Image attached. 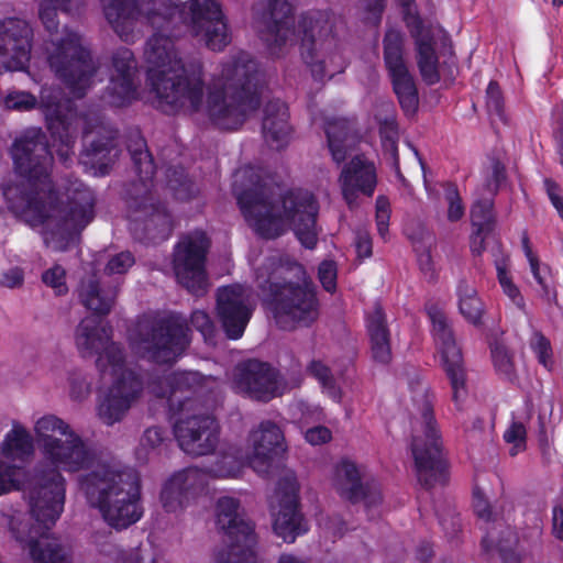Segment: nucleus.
<instances>
[{"mask_svg":"<svg viewBox=\"0 0 563 563\" xmlns=\"http://www.w3.org/2000/svg\"><path fill=\"white\" fill-rule=\"evenodd\" d=\"M103 15L118 36L134 41L150 26L156 32L144 52L147 77L162 110L201 112L221 129L240 126L257 107L249 84L255 69L244 53L231 58L212 75L205 89L199 60L184 62L174 41L164 32L181 19H188L192 33L212 51L230 42L227 23L216 0H190L177 5L173 0H100Z\"/></svg>","mask_w":563,"mask_h":563,"instance_id":"obj_1","label":"nucleus"},{"mask_svg":"<svg viewBox=\"0 0 563 563\" xmlns=\"http://www.w3.org/2000/svg\"><path fill=\"white\" fill-rule=\"evenodd\" d=\"M34 437L14 421L0 441V460L16 470L14 463L27 462L34 455V441L42 461L35 470L32 514L46 527L56 523L65 503V479L60 471L76 473L92 468L81 481L87 500L114 528H128L143 516L140 481L132 470L97 461L95 450L64 419L44 415L33 424ZM16 482V479L14 478Z\"/></svg>","mask_w":563,"mask_h":563,"instance_id":"obj_2","label":"nucleus"},{"mask_svg":"<svg viewBox=\"0 0 563 563\" xmlns=\"http://www.w3.org/2000/svg\"><path fill=\"white\" fill-rule=\"evenodd\" d=\"M15 172L21 179L3 186V197L18 217L32 228L42 227L45 245L63 252L74 233L93 217V194L79 180H69L65 192L53 191L49 177L53 157L40 131H30L12 147Z\"/></svg>","mask_w":563,"mask_h":563,"instance_id":"obj_3","label":"nucleus"},{"mask_svg":"<svg viewBox=\"0 0 563 563\" xmlns=\"http://www.w3.org/2000/svg\"><path fill=\"white\" fill-rule=\"evenodd\" d=\"M110 338V328L96 317L81 320L75 334L81 355L98 354L96 366L109 385L98 406V417L108 426L121 421L143 390V383L128 366L122 347Z\"/></svg>","mask_w":563,"mask_h":563,"instance_id":"obj_4","label":"nucleus"},{"mask_svg":"<svg viewBox=\"0 0 563 563\" xmlns=\"http://www.w3.org/2000/svg\"><path fill=\"white\" fill-rule=\"evenodd\" d=\"M82 5V0H41L40 19L49 33L45 43L46 63L75 97H82L102 80L99 59L92 57L81 37L68 29L57 31V9L71 12Z\"/></svg>","mask_w":563,"mask_h":563,"instance_id":"obj_5","label":"nucleus"},{"mask_svg":"<svg viewBox=\"0 0 563 563\" xmlns=\"http://www.w3.org/2000/svg\"><path fill=\"white\" fill-rule=\"evenodd\" d=\"M131 350L156 363L176 361L190 343L188 328L179 317L144 318L130 331Z\"/></svg>","mask_w":563,"mask_h":563,"instance_id":"obj_6","label":"nucleus"},{"mask_svg":"<svg viewBox=\"0 0 563 563\" xmlns=\"http://www.w3.org/2000/svg\"><path fill=\"white\" fill-rule=\"evenodd\" d=\"M421 434L411 438V453L419 484L426 489L449 482V463L443 454L442 434L434 417L433 402L426 394L420 408Z\"/></svg>","mask_w":563,"mask_h":563,"instance_id":"obj_7","label":"nucleus"},{"mask_svg":"<svg viewBox=\"0 0 563 563\" xmlns=\"http://www.w3.org/2000/svg\"><path fill=\"white\" fill-rule=\"evenodd\" d=\"M287 272H292L297 282L284 277V330L288 322L294 328H310L320 314L316 285L302 264L284 256V273Z\"/></svg>","mask_w":563,"mask_h":563,"instance_id":"obj_8","label":"nucleus"},{"mask_svg":"<svg viewBox=\"0 0 563 563\" xmlns=\"http://www.w3.org/2000/svg\"><path fill=\"white\" fill-rule=\"evenodd\" d=\"M320 203L316 195L303 188L284 191V231H290L300 246L314 251L322 232L318 224Z\"/></svg>","mask_w":563,"mask_h":563,"instance_id":"obj_9","label":"nucleus"},{"mask_svg":"<svg viewBox=\"0 0 563 563\" xmlns=\"http://www.w3.org/2000/svg\"><path fill=\"white\" fill-rule=\"evenodd\" d=\"M432 323V334L441 356L444 372L452 388V400L460 408L466 396V372L461 347L457 345L453 330L443 310L437 303L426 306Z\"/></svg>","mask_w":563,"mask_h":563,"instance_id":"obj_10","label":"nucleus"},{"mask_svg":"<svg viewBox=\"0 0 563 563\" xmlns=\"http://www.w3.org/2000/svg\"><path fill=\"white\" fill-rule=\"evenodd\" d=\"M383 58L393 90L406 115L418 110L419 95L416 81L405 60V35L401 31L389 29L383 38Z\"/></svg>","mask_w":563,"mask_h":563,"instance_id":"obj_11","label":"nucleus"},{"mask_svg":"<svg viewBox=\"0 0 563 563\" xmlns=\"http://www.w3.org/2000/svg\"><path fill=\"white\" fill-rule=\"evenodd\" d=\"M209 241L201 231L181 236L174 249L173 268L177 280L190 292L201 295L208 287L205 269Z\"/></svg>","mask_w":563,"mask_h":563,"instance_id":"obj_12","label":"nucleus"},{"mask_svg":"<svg viewBox=\"0 0 563 563\" xmlns=\"http://www.w3.org/2000/svg\"><path fill=\"white\" fill-rule=\"evenodd\" d=\"M32 36V27L24 20L11 18L0 21V73L24 70L35 82L42 80L36 73V60L26 67L31 59Z\"/></svg>","mask_w":563,"mask_h":563,"instance_id":"obj_13","label":"nucleus"},{"mask_svg":"<svg viewBox=\"0 0 563 563\" xmlns=\"http://www.w3.org/2000/svg\"><path fill=\"white\" fill-rule=\"evenodd\" d=\"M198 404L186 400L175 424V437L180 448L191 455L212 452L218 442V424L209 413H201Z\"/></svg>","mask_w":563,"mask_h":563,"instance_id":"obj_14","label":"nucleus"},{"mask_svg":"<svg viewBox=\"0 0 563 563\" xmlns=\"http://www.w3.org/2000/svg\"><path fill=\"white\" fill-rule=\"evenodd\" d=\"M280 188L266 186L238 196L240 208L251 227L263 236L278 235L280 223Z\"/></svg>","mask_w":563,"mask_h":563,"instance_id":"obj_15","label":"nucleus"},{"mask_svg":"<svg viewBox=\"0 0 563 563\" xmlns=\"http://www.w3.org/2000/svg\"><path fill=\"white\" fill-rule=\"evenodd\" d=\"M332 32L333 25L328 11L309 10L298 20L296 35L300 42V55L316 80H322L325 75L324 62L317 57V44Z\"/></svg>","mask_w":563,"mask_h":563,"instance_id":"obj_16","label":"nucleus"},{"mask_svg":"<svg viewBox=\"0 0 563 563\" xmlns=\"http://www.w3.org/2000/svg\"><path fill=\"white\" fill-rule=\"evenodd\" d=\"M334 487L339 496L355 505L363 503L366 508L382 503V490L377 481L363 479L357 465L342 459L334 470Z\"/></svg>","mask_w":563,"mask_h":563,"instance_id":"obj_17","label":"nucleus"},{"mask_svg":"<svg viewBox=\"0 0 563 563\" xmlns=\"http://www.w3.org/2000/svg\"><path fill=\"white\" fill-rule=\"evenodd\" d=\"M217 310L230 339H240L251 319L250 291L241 285L223 287L218 292Z\"/></svg>","mask_w":563,"mask_h":563,"instance_id":"obj_18","label":"nucleus"},{"mask_svg":"<svg viewBox=\"0 0 563 563\" xmlns=\"http://www.w3.org/2000/svg\"><path fill=\"white\" fill-rule=\"evenodd\" d=\"M60 92L53 88L43 87L40 95V107L46 118L48 129L54 136L65 143V151L59 150V156L66 161L70 153V137L82 119L77 117L68 101H62Z\"/></svg>","mask_w":563,"mask_h":563,"instance_id":"obj_19","label":"nucleus"},{"mask_svg":"<svg viewBox=\"0 0 563 563\" xmlns=\"http://www.w3.org/2000/svg\"><path fill=\"white\" fill-rule=\"evenodd\" d=\"M341 194L350 210L358 208V197L372 198L377 186V173L373 162L364 155H355L339 176Z\"/></svg>","mask_w":563,"mask_h":563,"instance_id":"obj_20","label":"nucleus"},{"mask_svg":"<svg viewBox=\"0 0 563 563\" xmlns=\"http://www.w3.org/2000/svg\"><path fill=\"white\" fill-rule=\"evenodd\" d=\"M135 69L136 64L130 49L122 48L113 55L110 82L102 97L104 102L112 107H124L137 98Z\"/></svg>","mask_w":563,"mask_h":563,"instance_id":"obj_21","label":"nucleus"},{"mask_svg":"<svg viewBox=\"0 0 563 563\" xmlns=\"http://www.w3.org/2000/svg\"><path fill=\"white\" fill-rule=\"evenodd\" d=\"M234 386L253 399L268 401L276 396L277 374L266 363L249 361L236 368Z\"/></svg>","mask_w":563,"mask_h":563,"instance_id":"obj_22","label":"nucleus"},{"mask_svg":"<svg viewBox=\"0 0 563 563\" xmlns=\"http://www.w3.org/2000/svg\"><path fill=\"white\" fill-rule=\"evenodd\" d=\"M282 443V431L277 424L272 422L262 423L250 435L252 451L249 455V463L260 475L271 474L277 465L279 446Z\"/></svg>","mask_w":563,"mask_h":563,"instance_id":"obj_23","label":"nucleus"},{"mask_svg":"<svg viewBox=\"0 0 563 563\" xmlns=\"http://www.w3.org/2000/svg\"><path fill=\"white\" fill-rule=\"evenodd\" d=\"M15 540L29 550L33 563H73L70 551L49 533L40 530H13Z\"/></svg>","mask_w":563,"mask_h":563,"instance_id":"obj_24","label":"nucleus"},{"mask_svg":"<svg viewBox=\"0 0 563 563\" xmlns=\"http://www.w3.org/2000/svg\"><path fill=\"white\" fill-rule=\"evenodd\" d=\"M364 321L373 362L388 365L393 358L391 334L380 302H375L373 309L365 313Z\"/></svg>","mask_w":563,"mask_h":563,"instance_id":"obj_25","label":"nucleus"},{"mask_svg":"<svg viewBox=\"0 0 563 563\" xmlns=\"http://www.w3.org/2000/svg\"><path fill=\"white\" fill-rule=\"evenodd\" d=\"M257 536L254 530H224L222 545L213 554V563H260Z\"/></svg>","mask_w":563,"mask_h":563,"instance_id":"obj_26","label":"nucleus"},{"mask_svg":"<svg viewBox=\"0 0 563 563\" xmlns=\"http://www.w3.org/2000/svg\"><path fill=\"white\" fill-rule=\"evenodd\" d=\"M205 475L197 468H187L175 473L164 485L161 500L168 512L184 508L190 496L203 486Z\"/></svg>","mask_w":563,"mask_h":563,"instance_id":"obj_27","label":"nucleus"},{"mask_svg":"<svg viewBox=\"0 0 563 563\" xmlns=\"http://www.w3.org/2000/svg\"><path fill=\"white\" fill-rule=\"evenodd\" d=\"M422 26L421 19L416 15L412 36L417 51V65L422 80L428 86H433L441 79L438 68L439 58L434 49L432 37L430 35H421Z\"/></svg>","mask_w":563,"mask_h":563,"instance_id":"obj_28","label":"nucleus"},{"mask_svg":"<svg viewBox=\"0 0 563 563\" xmlns=\"http://www.w3.org/2000/svg\"><path fill=\"white\" fill-rule=\"evenodd\" d=\"M282 0H262L254 7V25L267 44L279 42Z\"/></svg>","mask_w":563,"mask_h":563,"instance_id":"obj_29","label":"nucleus"},{"mask_svg":"<svg viewBox=\"0 0 563 563\" xmlns=\"http://www.w3.org/2000/svg\"><path fill=\"white\" fill-rule=\"evenodd\" d=\"M483 552L489 556L497 554L503 563H520L518 536L515 530H488L482 540Z\"/></svg>","mask_w":563,"mask_h":563,"instance_id":"obj_30","label":"nucleus"},{"mask_svg":"<svg viewBox=\"0 0 563 563\" xmlns=\"http://www.w3.org/2000/svg\"><path fill=\"white\" fill-rule=\"evenodd\" d=\"M132 230L143 225L152 236L167 238L172 231V219L165 209L154 205H143L131 213Z\"/></svg>","mask_w":563,"mask_h":563,"instance_id":"obj_31","label":"nucleus"},{"mask_svg":"<svg viewBox=\"0 0 563 563\" xmlns=\"http://www.w3.org/2000/svg\"><path fill=\"white\" fill-rule=\"evenodd\" d=\"M79 297L84 306L89 310L106 314L110 312L114 303L115 289L104 288L100 279L91 277L87 280H82Z\"/></svg>","mask_w":563,"mask_h":563,"instance_id":"obj_32","label":"nucleus"},{"mask_svg":"<svg viewBox=\"0 0 563 563\" xmlns=\"http://www.w3.org/2000/svg\"><path fill=\"white\" fill-rule=\"evenodd\" d=\"M282 272L278 262L271 263L260 269L257 275L263 303L274 314L278 313L280 302Z\"/></svg>","mask_w":563,"mask_h":563,"instance_id":"obj_33","label":"nucleus"},{"mask_svg":"<svg viewBox=\"0 0 563 563\" xmlns=\"http://www.w3.org/2000/svg\"><path fill=\"white\" fill-rule=\"evenodd\" d=\"M299 489L295 473L284 468V528H302Z\"/></svg>","mask_w":563,"mask_h":563,"instance_id":"obj_34","label":"nucleus"},{"mask_svg":"<svg viewBox=\"0 0 563 563\" xmlns=\"http://www.w3.org/2000/svg\"><path fill=\"white\" fill-rule=\"evenodd\" d=\"M327 144L334 163L342 164L347 157L346 140L350 134V123L343 118L327 120L324 126Z\"/></svg>","mask_w":563,"mask_h":563,"instance_id":"obj_35","label":"nucleus"},{"mask_svg":"<svg viewBox=\"0 0 563 563\" xmlns=\"http://www.w3.org/2000/svg\"><path fill=\"white\" fill-rule=\"evenodd\" d=\"M459 297V310L464 319L474 327L483 324L484 303L477 295V290L466 280L459 282L456 287Z\"/></svg>","mask_w":563,"mask_h":563,"instance_id":"obj_36","label":"nucleus"},{"mask_svg":"<svg viewBox=\"0 0 563 563\" xmlns=\"http://www.w3.org/2000/svg\"><path fill=\"white\" fill-rule=\"evenodd\" d=\"M202 376L197 372L174 373L163 380L153 382L148 385L152 394L157 397H165L177 390L196 389L202 383Z\"/></svg>","mask_w":563,"mask_h":563,"instance_id":"obj_37","label":"nucleus"},{"mask_svg":"<svg viewBox=\"0 0 563 563\" xmlns=\"http://www.w3.org/2000/svg\"><path fill=\"white\" fill-rule=\"evenodd\" d=\"M216 523L218 528H241L245 525L243 510L238 500L222 497L216 506Z\"/></svg>","mask_w":563,"mask_h":563,"instance_id":"obj_38","label":"nucleus"},{"mask_svg":"<svg viewBox=\"0 0 563 563\" xmlns=\"http://www.w3.org/2000/svg\"><path fill=\"white\" fill-rule=\"evenodd\" d=\"M307 372L311 377L318 380L323 391L330 398L336 402L341 401V389L336 385L331 368L328 365L320 360H312L307 366Z\"/></svg>","mask_w":563,"mask_h":563,"instance_id":"obj_39","label":"nucleus"},{"mask_svg":"<svg viewBox=\"0 0 563 563\" xmlns=\"http://www.w3.org/2000/svg\"><path fill=\"white\" fill-rule=\"evenodd\" d=\"M378 131L382 145L390 151L397 174L400 175L399 155H398V123L395 114L386 115L378 121Z\"/></svg>","mask_w":563,"mask_h":563,"instance_id":"obj_40","label":"nucleus"},{"mask_svg":"<svg viewBox=\"0 0 563 563\" xmlns=\"http://www.w3.org/2000/svg\"><path fill=\"white\" fill-rule=\"evenodd\" d=\"M263 134L272 148L279 150L282 147L278 101L267 104L264 110Z\"/></svg>","mask_w":563,"mask_h":563,"instance_id":"obj_41","label":"nucleus"},{"mask_svg":"<svg viewBox=\"0 0 563 563\" xmlns=\"http://www.w3.org/2000/svg\"><path fill=\"white\" fill-rule=\"evenodd\" d=\"M471 220L474 229L493 231L496 224L494 199L484 198L474 202L471 208Z\"/></svg>","mask_w":563,"mask_h":563,"instance_id":"obj_42","label":"nucleus"},{"mask_svg":"<svg viewBox=\"0 0 563 563\" xmlns=\"http://www.w3.org/2000/svg\"><path fill=\"white\" fill-rule=\"evenodd\" d=\"M489 349L496 373L507 380H512L515 377V364L512 354L507 346L499 341H494L489 344Z\"/></svg>","mask_w":563,"mask_h":563,"instance_id":"obj_43","label":"nucleus"},{"mask_svg":"<svg viewBox=\"0 0 563 563\" xmlns=\"http://www.w3.org/2000/svg\"><path fill=\"white\" fill-rule=\"evenodd\" d=\"M497 279L504 294L516 305L519 309H523L526 303L517 285L512 282L511 275L508 272L506 261L496 262Z\"/></svg>","mask_w":563,"mask_h":563,"instance_id":"obj_44","label":"nucleus"},{"mask_svg":"<svg viewBox=\"0 0 563 563\" xmlns=\"http://www.w3.org/2000/svg\"><path fill=\"white\" fill-rule=\"evenodd\" d=\"M43 284L51 288L56 296H64L68 292L67 272L59 265L55 264L42 273Z\"/></svg>","mask_w":563,"mask_h":563,"instance_id":"obj_45","label":"nucleus"},{"mask_svg":"<svg viewBox=\"0 0 563 563\" xmlns=\"http://www.w3.org/2000/svg\"><path fill=\"white\" fill-rule=\"evenodd\" d=\"M530 347L537 355L540 364L545 368L552 365V346L550 340L540 331H536L530 340Z\"/></svg>","mask_w":563,"mask_h":563,"instance_id":"obj_46","label":"nucleus"},{"mask_svg":"<svg viewBox=\"0 0 563 563\" xmlns=\"http://www.w3.org/2000/svg\"><path fill=\"white\" fill-rule=\"evenodd\" d=\"M444 191L445 200L449 203L448 219L451 222H456L463 218L465 212L457 186L454 183L449 181L444 185Z\"/></svg>","mask_w":563,"mask_h":563,"instance_id":"obj_47","label":"nucleus"},{"mask_svg":"<svg viewBox=\"0 0 563 563\" xmlns=\"http://www.w3.org/2000/svg\"><path fill=\"white\" fill-rule=\"evenodd\" d=\"M318 279L322 288L334 294L338 288V265L333 260H323L318 266Z\"/></svg>","mask_w":563,"mask_h":563,"instance_id":"obj_48","label":"nucleus"},{"mask_svg":"<svg viewBox=\"0 0 563 563\" xmlns=\"http://www.w3.org/2000/svg\"><path fill=\"white\" fill-rule=\"evenodd\" d=\"M486 107L489 113H494L500 120L505 119L504 95L496 80H490L486 88Z\"/></svg>","mask_w":563,"mask_h":563,"instance_id":"obj_49","label":"nucleus"},{"mask_svg":"<svg viewBox=\"0 0 563 563\" xmlns=\"http://www.w3.org/2000/svg\"><path fill=\"white\" fill-rule=\"evenodd\" d=\"M390 213L389 199L384 195H379L375 202V220L378 234L383 239H386L388 234Z\"/></svg>","mask_w":563,"mask_h":563,"instance_id":"obj_50","label":"nucleus"},{"mask_svg":"<svg viewBox=\"0 0 563 563\" xmlns=\"http://www.w3.org/2000/svg\"><path fill=\"white\" fill-rule=\"evenodd\" d=\"M190 322L192 327L201 333L206 343L213 344L216 327L206 311L195 310L191 314Z\"/></svg>","mask_w":563,"mask_h":563,"instance_id":"obj_51","label":"nucleus"},{"mask_svg":"<svg viewBox=\"0 0 563 563\" xmlns=\"http://www.w3.org/2000/svg\"><path fill=\"white\" fill-rule=\"evenodd\" d=\"M135 148L132 151V158L134 163L137 165L139 172L141 175H144L145 178L153 176L154 174V165L151 158V155L145 150L144 141L139 137L134 142Z\"/></svg>","mask_w":563,"mask_h":563,"instance_id":"obj_52","label":"nucleus"},{"mask_svg":"<svg viewBox=\"0 0 563 563\" xmlns=\"http://www.w3.org/2000/svg\"><path fill=\"white\" fill-rule=\"evenodd\" d=\"M4 104L8 109L27 111L36 107L37 100L30 92L13 90L7 95Z\"/></svg>","mask_w":563,"mask_h":563,"instance_id":"obj_53","label":"nucleus"},{"mask_svg":"<svg viewBox=\"0 0 563 563\" xmlns=\"http://www.w3.org/2000/svg\"><path fill=\"white\" fill-rule=\"evenodd\" d=\"M134 264V257L130 252H121L113 255L106 265L108 275H121L126 273Z\"/></svg>","mask_w":563,"mask_h":563,"instance_id":"obj_54","label":"nucleus"},{"mask_svg":"<svg viewBox=\"0 0 563 563\" xmlns=\"http://www.w3.org/2000/svg\"><path fill=\"white\" fill-rule=\"evenodd\" d=\"M544 190L547 196L556 210L559 217L563 220V190L558 181L552 178H545L543 180Z\"/></svg>","mask_w":563,"mask_h":563,"instance_id":"obj_55","label":"nucleus"},{"mask_svg":"<svg viewBox=\"0 0 563 563\" xmlns=\"http://www.w3.org/2000/svg\"><path fill=\"white\" fill-rule=\"evenodd\" d=\"M504 440L507 443H511L517 448H525L527 440L526 426L520 421H512L504 433Z\"/></svg>","mask_w":563,"mask_h":563,"instance_id":"obj_56","label":"nucleus"},{"mask_svg":"<svg viewBox=\"0 0 563 563\" xmlns=\"http://www.w3.org/2000/svg\"><path fill=\"white\" fill-rule=\"evenodd\" d=\"M507 180V172L505 165L499 159H494L492 163V175L487 179V187L496 195L500 187Z\"/></svg>","mask_w":563,"mask_h":563,"instance_id":"obj_57","label":"nucleus"},{"mask_svg":"<svg viewBox=\"0 0 563 563\" xmlns=\"http://www.w3.org/2000/svg\"><path fill=\"white\" fill-rule=\"evenodd\" d=\"M366 13L369 14L367 21L377 26L382 22V16L386 8V0H361Z\"/></svg>","mask_w":563,"mask_h":563,"instance_id":"obj_58","label":"nucleus"},{"mask_svg":"<svg viewBox=\"0 0 563 563\" xmlns=\"http://www.w3.org/2000/svg\"><path fill=\"white\" fill-rule=\"evenodd\" d=\"M305 440L311 445H321L332 440V432L325 426H316L305 432Z\"/></svg>","mask_w":563,"mask_h":563,"instance_id":"obj_59","label":"nucleus"},{"mask_svg":"<svg viewBox=\"0 0 563 563\" xmlns=\"http://www.w3.org/2000/svg\"><path fill=\"white\" fill-rule=\"evenodd\" d=\"M69 384L70 395L74 399H80L89 393V384L81 373H71Z\"/></svg>","mask_w":563,"mask_h":563,"instance_id":"obj_60","label":"nucleus"},{"mask_svg":"<svg viewBox=\"0 0 563 563\" xmlns=\"http://www.w3.org/2000/svg\"><path fill=\"white\" fill-rule=\"evenodd\" d=\"M24 273L19 267H11L4 271L0 276V285L7 288H16L22 286Z\"/></svg>","mask_w":563,"mask_h":563,"instance_id":"obj_61","label":"nucleus"},{"mask_svg":"<svg viewBox=\"0 0 563 563\" xmlns=\"http://www.w3.org/2000/svg\"><path fill=\"white\" fill-rule=\"evenodd\" d=\"M473 508L476 516L486 522H488L492 518V509L489 504L485 500L483 494L479 489H474L473 492Z\"/></svg>","mask_w":563,"mask_h":563,"instance_id":"obj_62","label":"nucleus"},{"mask_svg":"<svg viewBox=\"0 0 563 563\" xmlns=\"http://www.w3.org/2000/svg\"><path fill=\"white\" fill-rule=\"evenodd\" d=\"M355 251L360 261L368 258L373 254L372 239L366 233H358L355 238Z\"/></svg>","mask_w":563,"mask_h":563,"instance_id":"obj_63","label":"nucleus"},{"mask_svg":"<svg viewBox=\"0 0 563 563\" xmlns=\"http://www.w3.org/2000/svg\"><path fill=\"white\" fill-rule=\"evenodd\" d=\"M0 487L11 492L15 487L14 467L0 460Z\"/></svg>","mask_w":563,"mask_h":563,"instance_id":"obj_64","label":"nucleus"}]
</instances>
